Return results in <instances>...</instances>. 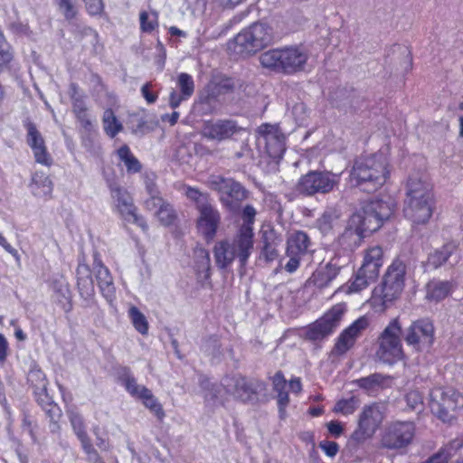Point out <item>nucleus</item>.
<instances>
[{"label":"nucleus","instance_id":"obj_35","mask_svg":"<svg viewBox=\"0 0 463 463\" xmlns=\"http://www.w3.org/2000/svg\"><path fill=\"white\" fill-rule=\"evenodd\" d=\"M463 447V440L455 439L430 457L424 463H448L455 452Z\"/></svg>","mask_w":463,"mask_h":463},{"label":"nucleus","instance_id":"obj_38","mask_svg":"<svg viewBox=\"0 0 463 463\" xmlns=\"http://www.w3.org/2000/svg\"><path fill=\"white\" fill-rule=\"evenodd\" d=\"M32 189L35 196H48L52 192L53 184L47 175L36 172L33 176Z\"/></svg>","mask_w":463,"mask_h":463},{"label":"nucleus","instance_id":"obj_49","mask_svg":"<svg viewBox=\"0 0 463 463\" xmlns=\"http://www.w3.org/2000/svg\"><path fill=\"white\" fill-rule=\"evenodd\" d=\"M14 53L10 44L0 31V67L7 66L13 60Z\"/></svg>","mask_w":463,"mask_h":463},{"label":"nucleus","instance_id":"obj_56","mask_svg":"<svg viewBox=\"0 0 463 463\" xmlns=\"http://www.w3.org/2000/svg\"><path fill=\"white\" fill-rule=\"evenodd\" d=\"M156 25H157L156 17L150 18L146 12H142L140 14V26L143 32L151 33L155 29Z\"/></svg>","mask_w":463,"mask_h":463},{"label":"nucleus","instance_id":"obj_54","mask_svg":"<svg viewBox=\"0 0 463 463\" xmlns=\"http://www.w3.org/2000/svg\"><path fill=\"white\" fill-rule=\"evenodd\" d=\"M277 393V404L279 409V414L280 419H285L287 417L286 409L289 404V395L288 391L276 392Z\"/></svg>","mask_w":463,"mask_h":463},{"label":"nucleus","instance_id":"obj_19","mask_svg":"<svg viewBox=\"0 0 463 463\" xmlns=\"http://www.w3.org/2000/svg\"><path fill=\"white\" fill-rule=\"evenodd\" d=\"M241 129L237 122L232 119L208 120L203 123L201 135L208 140L220 143L232 138Z\"/></svg>","mask_w":463,"mask_h":463},{"label":"nucleus","instance_id":"obj_33","mask_svg":"<svg viewBox=\"0 0 463 463\" xmlns=\"http://www.w3.org/2000/svg\"><path fill=\"white\" fill-rule=\"evenodd\" d=\"M390 377L382 373H373L354 381V383L368 393H373L389 385Z\"/></svg>","mask_w":463,"mask_h":463},{"label":"nucleus","instance_id":"obj_51","mask_svg":"<svg viewBox=\"0 0 463 463\" xmlns=\"http://www.w3.org/2000/svg\"><path fill=\"white\" fill-rule=\"evenodd\" d=\"M55 3L66 20L71 21L76 17L75 0H55Z\"/></svg>","mask_w":463,"mask_h":463},{"label":"nucleus","instance_id":"obj_60","mask_svg":"<svg viewBox=\"0 0 463 463\" xmlns=\"http://www.w3.org/2000/svg\"><path fill=\"white\" fill-rule=\"evenodd\" d=\"M69 96L71 99V103L85 99L84 92L80 89L79 85L75 82H71L69 86Z\"/></svg>","mask_w":463,"mask_h":463},{"label":"nucleus","instance_id":"obj_55","mask_svg":"<svg viewBox=\"0 0 463 463\" xmlns=\"http://www.w3.org/2000/svg\"><path fill=\"white\" fill-rule=\"evenodd\" d=\"M272 389L275 392L287 391L288 382L281 371L276 372L271 377Z\"/></svg>","mask_w":463,"mask_h":463},{"label":"nucleus","instance_id":"obj_22","mask_svg":"<svg viewBox=\"0 0 463 463\" xmlns=\"http://www.w3.org/2000/svg\"><path fill=\"white\" fill-rule=\"evenodd\" d=\"M237 84L236 79L221 72H214L204 88L203 99L209 103L212 100H216L222 95L232 93Z\"/></svg>","mask_w":463,"mask_h":463},{"label":"nucleus","instance_id":"obj_37","mask_svg":"<svg viewBox=\"0 0 463 463\" xmlns=\"http://www.w3.org/2000/svg\"><path fill=\"white\" fill-rule=\"evenodd\" d=\"M117 156L120 162H123L127 172L128 174H137L141 172L142 164L140 161L132 154L129 146L128 145L121 146L117 150Z\"/></svg>","mask_w":463,"mask_h":463},{"label":"nucleus","instance_id":"obj_7","mask_svg":"<svg viewBox=\"0 0 463 463\" xmlns=\"http://www.w3.org/2000/svg\"><path fill=\"white\" fill-rule=\"evenodd\" d=\"M402 327L399 318L392 319L378 337L375 355L379 361L393 364L402 359Z\"/></svg>","mask_w":463,"mask_h":463},{"label":"nucleus","instance_id":"obj_58","mask_svg":"<svg viewBox=\"0 0 463 463\" xmlns=\"http://www.w3.org/2000/svg\"><path fill=\"white\" fill-rule=\"evenodd\" d=\"M319 447L330 458L335 457L339 450V445L335 441H321Z\"/></svg>","mask_w":463,"mask_h":463},{"label":"nucleus","instance_id":"obj_63","mask_svg":"<svg viewBox=\"0 0 463 463\" xmlns=\"http://www.w3.org/2000/svg\"><path fill=\"white\" fill-rule=\"evenodd\" d=\"M8 342L5 335L0 333V363L5 362L8 355Z\"/></svg>","mask_w":463,"mask_h":463},{"label":"nucleus","instance_id":"obj_27","mask_svg":"<svg viewBox=\"0 0 463 463\" xmlns=\"http://www.w3.org/2000/svg\"><path fill=\"white\" fill-rule=\"evenodd\" d=\"M231 244L234 248L241 267H245L254 248V232L238 230Z\"/></svg>","mask_w":463,"mask_h":463},{"label":"nucleus","instance_id":"obj_57","mask_svg":"<svg viewBox=\"0 0 463 463\" xmlns=\"http://www.w3.org/2000/svg\"><path fill=\"white\" fill-rule=\"evenodd\" d=\"M88 13L91 15L99 14L103 10L102 0H83Z\"/></svg>","mask_w":463,"mask_h":463},{"label":"nucleus","instance_id":"obj_26","mask_svg":"<svg viewBox=\"0 0 463 463\" xmlns=\"http://www.w3.org/2000/svg\"><path fill=\"white\" fill-rule=\"evenodd\" d=\"M77 288L80 297L87 302L90 303L94 299L95 287L91 276V270L85 262V257H80L78 260V267L76 269Z\"/></svg>","mask_w":463,"mask_h":463},{"label":"nucleus","instance_id":"obj_42","mask_svg":"<svg viewBox=\"0 0 463 463\" xmlns=\"http://www.w3.org/2000/svg\"><path fill=\"white\" fill-rule=\"evenodd\" d=\"M338 219L336 211L333 208H328L321 214L316 221V227L323 233H329L334 227L335 222Z\"/></svg>","mask_w":463,"mask_h":463},{"label":"nucleus","instance_id":"obj_11","mask_svg":"<svg viewBox=\"0 0 463 463\" xmlns=\"http://www.w3.org/2000/svg\"><path fill=\"white\" fill-rule=\"evenodd\" d=\"M340 175L331 171L311 170L303 175L296 184L299 194L314 196L316 194H327L338 187Z\"/></svg>","mask_w":463,"mask_h":463},{"label":"nucleus","instance_id":"obj_5","mask_svg":"<svg viewBox=\"0 0 463 463\" xmlns=\"http://www.w3.org/2000/svg\"><path fill=\"white\" fill-rule=\"evenodd\" d=\"M259 60L264 68L291 75L305 70L308 53L301 47L272 49L262 52Z\"/></svg>","mask_w":463,"mask_h":463},{"label":"nucleus","instance_id":"obj_4","mask_svg":"<svg viewBox=\"0 0 463 463\" xmlns=\"http://www.w3.org/2000/svg\"><path fill=\"white\" fill-rule=\"evenodd\" d=\"M266 389L267 384L263 381L257 378H248L238 373L225 376L222 380L221 385H213L211 398L214 401H220L223 404L224 401L222 399L221 392L224 390L225 393L235 401L255 404L259 402V394Z\"/></svg>","mask_w":463,"mask_h":463},{"label":"nucleus","instance_id":"obj_31","mask_svg":"<svg viewBox=\"0 0 463 463\" xmlns=\"http://www.w3.org/2000/svg\"><path fill=\"white\" fill-rule=\"evenodd\" d=\"M454 285L449 280L432 279L426 285V298L439 302L445 299L453 290Z\"/></svg>","mask_w":463,"mask_h":463},{"label":"nucleus","instance_id":"obj_24","mask_svg":"<svg viewBox=\"0 0 463 463\" xmlns=\"http://www.w3.org/2000/svg\"><path fill=\"white\" fill-rule=\"evenodd\" d=\"M369 326V318L361 317L345 328L338 336L335 345L337 354H345L355 343L356 339Z\"/></svg>","mask_w":463,"mask_h":463},{"label":"nucleus","instance_id":"obj_59","mask_svg":"<svg viewBox=\"0 0 463 463\" xmlns=\"http://www.w3.org/2000/svg\"><path fill=\"white\" fill-rule=\"evenodd\" d=\"M33 392L36 398V402L42 408L53 402L47 393V388L45 390H34Z\"/></svg>","mask_w":463,"mask_h":463},{"label":"nucleus","instance_id":"obj_28","mask_svg":"<svg viewBox=\"0 0 463 463\" xmlns=\"http://www.w3.org/2000/svg\"><path fill=\"white\" fill-rule=\"evenodd\" d=\"M177 87L180 93L175 90H172L169 95V106L172 109H177L180 104L187 100L194 92V81L192 76L188 73L182 72L177 77Z\"/></svg>","mask_w":463,"mask_h":463},{"label":"nucleus","instance_id":"obj_23","mask_svg":"<svg viewBox=\"0 0 463 463\" xmlns=\"http://www.w3.org/2000/svg\"><path fill=\"white\" fill-rule=\"evenodd\" d=\"M93 269L102 296L111 305L116 298V288L109 269L104 266L99 252L93 254Z\"/></svg>","mask_w":463,"mask_h":463},{"label":"nucleus","instance_id":"obj_21","mask_svg":"<svg viewBox=\"0 0 463 463\" xmlns=\"http://www.w3.org/2000/svg\"><path fill=\"white\" fill-rule=\"evenodd\" d=\"M24 127L27 131L26 143L33 150L35 161L41 165L50 166L52 164V158L47 151L44 138L37 129L36 125L26 118L24 121Z\"/></svg>","mask_w":463,"mask_h":463},{"label":"nucleus","instance_id":"obj_53","mask_svg":"<svg viewBox=\"0 0 463 463\" xmlns=\"http://www.w3.org/2000/svg\"><path fill=\"white\" fill-rule=\"evenodd\" d=\"M69 419L76 435L87 432L83 417L79 412L69 411Z\"/></svg>","mask_w":463,"mask_h":463},{"label":"nucleus","instance_id":"obj_40","mask_svg":"<svg viewBox=\"0 0 463 463\" xmlns=\"http://www.w3.org/2000/svg\"><path fill=\"white\" fill-rule=\"evenodd\" d=\"M102 122L104 131L111 138L115 137L123 128L122 124L118 120L111 109H107L104 111Z\"/></svg>","mask_w":463,"mask_h":463},{"label":"nucleus","instance_id":"obj_36","mask_svg":"<svg viewBox=\"0 0 463 463\" xmlns=\"http://www.w3.org/2000/svg\"><path fill=\"white\" fill-rule=\"evenodd\" d=\"M194 269L199 277L207 279L211 276L210 253L204 248L194 250Z\"/></svg>","mask_w":463,"mask_h":463},{"label":"nucleus","instance_id":"obj_50","mask_svg":"<svg viewBox=\"0 0 463 463\" xmlns=\"http://www.w3.org/2000/svg\"><path fill=\"white\" fill-rule=\"evenodd\" d=\"M123 383L129 394L137 398H140L143 395V390L147 389L144 385L137 384L135 377L130 374H126L123 378Z\"/></svg>","mask_w":463,"mask_h":463},{"label":"nucleus","instance_id":"obj_8","mask_svg":"<svg viewBox=\"0 0 463 463\" xmlns=\"http://www.w3.org/2000/svg\"><path fill=\"white\" fill-rule=\"evenodd\" d=\"M383 264V250L381 247L373 246L365 250L363 263L354 274V279L350 280L348 292H361L374 282L379 276Z\"/></svg>","mask_w":463,"mask_h":463},{"label":"nucleus","instance_id":"obj_62","mask_svg":"<svg viewBox=\"0 0 463 463\" xmlns=\"http://www.w3.org/2000/svg\"><path fill=\"white\" fill-rule=\"evenodd\" d=\"M151 86L152 85L150 82H146L141 88L142 96L144 97V99L146 100V102L148 104H153L157 99V95L156 93H153L150 91Z\"/></svg>","mask_w":463,"mask_h":463},{"label":"nucleus","instance_id":"obj_30","mask_svg":"<svg viewBox=\"0 0 463 463\" xmlns=\"http://www.w3.org/2000/svg\"><path fill=\"white\" fill-rule=\"evenodd\" d=\"M281 241V237L274 229L265 230L261 232L262 248L260 255L266 261L270 262L278 258V247L280 245Z\"/></svg>","mask_w":463,"mask_h":463},{"label":"nucleus","instance_id":"obj_41","mask_svg":"<svg viewBox=\"0 0 463 463\" xmlns=\"http://www.w3.org/2000/svg\"><path fill=\"white\" fill-rule=\"evenodd\" d=\"M139 399L143 401L145 407L153 412L159 420H163L165 416V411L149 389H144L143 395Z\"/></svg>","mask_w":463,"mask_h":463},{"label":"nucleus","instance_id":"obj_43","mask_svg":"<svg viewBox=\"0 0 463 463\" xmlns=\"http://www.w3.org/2000/svg\"><path fill=\"white\" fill-rule=\"evenodd\" d=\"M128 316L135 329L141 335H146L148 332V322L145 315L135 306L128 309Z\"/></svg>","mask_w":463,"mask_h":463},{"label":"nucleus","instance_id":"obj_32","mask_svg":"<svg viewBox=\"0 0 463 463\" xmlns=\"http://www.w3.org/2000/svg\"><path fill=\"white\" fill-rule=\"evenodd\" d=\"M213 254L215 263L220 269H226L235 259L237 254L229 241H221L214 245Z\"/></svg>","mask_w":463,"mask_h":463},{"label":"nucleus","instance_id":"obj_20","mask_svg":"<svg viewBox=\"0 0 463 463\" xmlns=\"http://www.w3.org/2000/svg\"><path fill=\"white\" fill-rule=\"evenodd\" d=\"M258 133L259 138L264 141L265 150L269 156L273 159L282 158L286 151L284 134L278 128L268 124L261 125Z\"/></svg>","mask_w":463,"mask_h":463},{"label":"nucleus","instance_id":"obj_44","mask_svg":"<svg viewBox=\"0 0 463 463\" xmlns=\"http://www.w3.org/2000/svg\"><path fill=\"white\" fill-rule=\"evenodd\" d=\"M360 403V400L355 396H352L348 399H341L335 404L333 411L345 416L351 415L358 409Z\"/></svg>","mask_w":463,"mask_h":463},{"label":"nucleus","instance_id":"obj_29","mask_svg":"<svg viewBox=\"0 0 463 463\" xmlns=\"http://www.w3.org/2000/svg\"><path fill=\"white\" fill-rule=\"evenodd\" d=\"M145 207L149 211L156 210V214L164 226L174 224L176 220V213L173 205L164 198H154L145 201Z\"/></svg>","mask_w":463,"mask_h":463},{"label":"nucleus","instance_id":"obj_1","mask_svg":"<svg viewBox=\"0 0 463 463\" xmlns=\"http://www.w3.org/2000/svg\"><path fill=\"white\" fill-rule=\"evenodd\" d=\"M434 206L431 184L420 177H410L403 208L404 216L415 224H424L432 216Z\"/></svg>","mask_w":463,"mask_h":463},{"label":"nucleus","instance_id":"obj_48","mask_svg":"<svg viewBox=\"0 0 463 463\" xmlns=\"http://www.w3.org/2000/svg\"><path fill=\"white\" fill-rule=\"evenodd\" d=\"M404 400L410 410L417 412H420L423 410V397L419 391H410L405 394Z\"/></svg>","mask_w":463,"mask_h":463},{"label":"nucleus","instance_id":"obj_25","mask_svg":"<svg viewBox=\"0 0 463 463\" xmlns=\"http://www.w3.org/2000/svg\"><path fill=\"white\" fill-rule=\"evenodd\" d=\"M197 227L206 239H213L217 232L221 222V215L218 210L209 202L202 204L199 209Z\"/></svg>","mask_w":463,"mask_h":463},{"label":"nucleus","instance_id":"obj_17","mask_svg":"<svg viewBox=\"0 0 463 463\" xmlns=\"http://www.w3.org/2000/svg\"><path fill=\"white\" fill-rule=\"evenodd\" d=\"M382 420L383 414L377 404L364 406L359 415L358 426L352 433V440L357 444L364 443L373 437Z\"/></svg>","mask_w":463,"mask_h":463},{"label":"nucleus","instance_id":"obj_3","mask_svg":"<svg viewBox=\"0 0 463 463\" xmlns=\"http://www.w3.org/2000/svg\"><path fill=\"white\" fill-rule=\"evenodd\" d=\"M395 206L392 199H373L364 203L362 208L351 216L345 235L354 232L362 238L364 232H376L392 215Z\"/></svg>","mask_w":463,"mask_h":463},{"label":"nucleus","instance_id":"obj_18","mask_svg":"<svg viewBox=\"0 0 463 463\" xmlns=\"http://www.w3.org/2000/svg\"><path fill=\"white\" fill-rule=\"evenodd\" d=\"M404 340L417 351L428 350L434 342V326L427 319L413 321L407 328Z\"/></svg>","mask_w":463,"mask_h":463},{"label":"nucleus","instance_id":"obj_13","mask_svg":"<svg viewBox=\"0 0 463 463\" xmlns=\"http://www.w3.org/2000/svg\"><path fill=\"white\" fill-rule=\"evenodd\" d=\"M210 189L220 194L222 203L230 211H235L248 196L247 190L232 178L211 175L207 181Z\"/></svg>","mask_w":463,"mask_h":463},{"label":"nucleus","instance_id":"obj_16","mask_svg":"<svg viewBox=\"0 0 463 463\" xmlns=\"http://www.w3.org/2000/svg\"><path fill=\"white\" fill-rule=\"evenodd\" d=\"M345 311L344 304L335 305L321 318L309 326L306 331V337L311 341H317L332 334L338 326Z\"/></svg>","mask_w":463,"mask_h":463},{"label":"nucleus","instance_id":"obj_46","mask_svg":"<svg viewBox=\"0 0 463 463\" xmlns=\"http://www.w3.org/2000/svg\"><path fill=\"white\" fill-rule=\"evenodd\" d=\"M27 381L34 390H45L47 380L44 373L37 366L33 367L27 375Z\"/></svg>","mask_w":463,"mask_h":463},{"label":"nucleus","instance_id":"obj_52","mask_svg":"<svg viewBox=\"0 0 463 463\" xmlns=\"http://www.w3.org/2000/svg\"><path fill=\"white\" fill-rule=\"evenodd\" d=\"M185 195L188 199L194 201L196 203L197 209H199L202 204H206L209 203L208 194L202 193L197 188L188 186L185 190Z\"/></svg>","mask_w":463,"mask_h":463},{"label":"nucleus","instance_id":"obj_14","mask_svg":"<svg viewBox=\"0 0 463 463\" xmlns=\"http://www.w3.org/2000/svg\"><path fill=\"white\" fill-rule=\"evenodd\" d=\"M109 188L114 205L120 216L128 222L137 225L144 232H147L148 225L145 218L137 213V208L130 193L117 183H109Z\"/></svg>","mask_w":463,"mask_h":463},{"label":"nucleus","instance_id":"obj_64","mask_svg":"<svg viewBox=\"0 0 463 463\" xmlns=\"http://www.w3.org/2000/svg\"><path fill=\"white\" fill-rule=\"evenodd\" d=\"M327 430H328L329 433L335 438L341 436V434L344 431V428H343L342 424L339 421H334V420L330 421L327 424Z\"/></svg>","mask_w":463,"mask_h":463},{"label":"nucleus","instance_id":"obj_61","mask_svg":"<svg viewBox=\"0 0 463 463\" xmlns=\"http://www.w3.org/2000/svg\"><path fill=\"white\" fill-rule=\"evenodd\" d=\"M145 184L146 190L149 195V197L146 200H152L154 198H162L160 196V192L153 179L147 178Z\"/></svg>","mask_w":463,"mask_h":463},{"label":"nucleus","instance_id":"obj_10","mask_svg":"<svg viewBox=\"0 0 463 463\" xmlns=\"http://www.w3.org/2000/svg\"><path fill=\"white\" fill-rule=\"evenodd\" d=\"M416 426L411 420L387 422L381 432L380 447L388 450L407 449L414 439Z\"/></svg>","mask_w":463,"mask_h":463},{"label":"nucleus","instance_id":"obj_6","mask_svg":"<svg viewBox=\"0 0 463 463\" xmlns=\"http://www.w3.org/2000/svg\"><path fill=\"white\" fill-rule=\"evenodd\" d=\"M273 41V29L266 23H253L239 33L233 39L230 48L241 55L249 56L266 48Z\"/></svg>","mask_w":463,"mask_h":463},{"label":"nucleus","instance_id":"obj_39","mask_svg":"<svg viewBox=\"0 0 463 463\" xmlns=\"http://www.w3.org/2000/svg\"><path fill=\"white\" fill-rule=\"evenodd\" d=\"M340 271V266L332 261L328 262L324 269L314 274L315 284L319 288L326 287Z\"/></svg>","mask_w":463,"mask_h":463},{"label":"nucleus","instance_id":"obj_2","mask_svg":"<svg viewBox=\"0 0 463 463\" xmlns=\"http://www.w3.org/2000/svg\"><path fill=\"white\" fill-rule=\"evenodd\" d=\"M387 157L383 153L357 158L350 173L351 182L362 190L372 193L382 187L390 171Z\"/></svg>","mask_w":463,"mask_h":463},{"label":"nucleus","instance_id":"obj_12","mask_svg":"<svg viewBox=\"0 0 463 463\" xmlns=\"http://www.w3.org/2000/svg\"><path fill=\"white\" fill-rule=\"evenodd\" d=\"M430 395L432 413L444 422L451 421L453 413L463 407V395L453 388H435Z\"/></svg>","mask_w":463,"mask_h":463},{"label":"nucleus","instance_id":"obj_47","mask_svg":"<svg viewBox=\"0 0 463 463\" xmlns=\"http://www.w3.org/2000/svg\"><path fill=\"white\" fill-rule=\"evenodd\" d=\"M256 214L257 211L252 205H245L241 213L242 223L240 225L238 230L253 232V224L255 222Z\"/></svg>","mask_w":463,"mask_h":463},{"label":"nucleus","instance_id":"obj_9","mask_svg":"<svg viewBox=\"0 0 463 463\" xmlns=\"http://www.w3.org/2000/svg\"><path fill=\"white\" fill-rule=\"evenodd\" d=\"M406 270V264L400 258L394 259L387 267L379 286L383 307H389L402 295L405 286Z\"/></svg>","mask_w":463,"mask_h":463},{"label":"nucleus","instance_id":"obj_34","mask_svg":"<svg viewBox=\"0 0 463 463\" xmlns=\"http://www.w3.org/2000/svg\"><path fill=\"white\" fill-rule=\"evenodd\" d=\"M458 243L449 241L441 248L435 250L428 257V263L434 269H438L444 265L449 257L458 250Z\"/></svg>","mask_w":463,"mask_h":463},{"label":"nucleus","instance_id":"obj_45","mask_svg":"<svg viewBox=\"0 0 463 463\" xmlns=\"http://www.w3.org/2000/svg\"><path fill=\"white\" fill-rule=\"evenodd\" d=\"M45 414L50 419V430L51 432H57L60 430L59 420L61 417V410L54 402L49 403L43 408Z\"/></svg>","mask_w":463,"mask_h":463},{"label":"nucleus","instance_id":"obj_15","mask_svg":"<svg viewBox=\"0 0 463 463\" xmlns=\"http://www.w3.org/2000/svg\"><path fill=\"white\" fill-rule=\"evenodd\" d=\"M312 241L308 234L303 231H295L287 239L286 255L288 261L284 269L288 273L295 272L300 265L301 260L312 254Z\"/></svg>","mask_w":463,"mask_h":463}]
</instances>
